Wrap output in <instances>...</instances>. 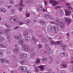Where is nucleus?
Wrapping results in <instances>:
<instances>
[{
  "label": "nucleus",
  "instance_id": "412c9836",
  "mask_svg": "<svg viewBox=\"0 0 73 73\" xmlns=\"http://www.w3.org/2000/svg\"><path fill=\"white\" fill-rule=\"evenodd\" d=\"M4 62H5V59L3 58H1L0 59V63L3 64Z\"/></svg>",
  "mask_w": 73,
  "mask_h": 73
},
{
  "label": "nucleus",
  "instance_id": "13d9d810",
  "mask_svg": "<svg viewBox=\"0 0 73 73\" xmlns=\"http://www.w3.org/2000/svg\"><path fill=\"white\" fill-rule=\"evenodd\" d=\"M18 37H19V39H20V38H21L22 36L20 34L19 35V36Z\"/></svg>",
  "mask_w": 73,
  "mask_h": 73
},
{
  "label": "nucleus",
  "instance_id": "39448f33",
  "mask_svg": "<svg viewBox=\"0 0 73 73\" xmlns=\"http://www.w3.org/2000/svg\"><path fill=\"white\" fill-rule=\"evenodd\" d=\"M49 3L50 4L52 3V5L53 7L56 6L58 3V2H56V1H54L53 0H50Z\"/></svg>",
  "mask_w": 73,
  "mask_h": 73
},
{
  "label": "nucleus",
  "instance_id": "aec40b11",
  "mask_svg": "<svg viewBox=\"0 0 73 73\" xmlns=\"http://www.w3.org/2000/svg\"><path fill=\"white\" fill-rule=\"evenodd\" d=\"M25 42H29V41L31 40V38L27 37V38L25 39Z\"/></svg>",
  "mask_w": 73,
  "mask_h": 73
},
{
  "label": "nucleus",
  "instance_id": "6e6d98bb",
  "mask_svg": "<svg viewBox=\"0 0 73 73\" xmlns=\"http://www.w3.org/2000/svg\"><path fill=\"white\" fill-rule=\"evenodd\" d=\"M50 19L51 20H53L54 19V18L53 17H52V16H50Z\"/></svg>",
  "mask_w": 73,
  "mask_h": 73
},
{
  "label": "nucleus",
  "instance_id": "e433bc0d",
  "mask_svg": "<svg viewBox=\"0 0 73 73\" xmlns=\"http://www.w3.org/2000/svg\"><path fill=\"white\" fill-rule=\"evenodd\" d=\"M20 5L21 7H23V1L21 0V2L20 3Z\"/></svg>",
  "mask_w": 73,
  "mask_h": 73
},
{
  "label": "nucleus",
  "instance_id": "cd10ccee",
  "mask_svg": "<svg viewBox=\"0 0 73 73\" xmlns=\"http://www.w3.org/2000/svg\"><path fill=\"white\" fill-rule=\"evenodd\" d=\"M49 60H51L49 61V64H52L53 62V60L52 59V58L50 57H49L48 58Z\"/></svg>",
  "mask_w": 73,
  "mask_h": 73
},
{
  "label": "nucleus",
  "instance_id": "603ef678",
  "mask_svg": "<svg viewBox=\"0 0 73 73\" xmlns=\"http://www.w3.org/2000/svg\"><path fill=\"white\" fill-rule=\"evenodd\" d=\"M26 15L27 16V18L29 16H30V14L29 13H27V14Z\"/></svg>",
  "mask_w": 73,
  "mask_h": 73
},
{
  "label": "nucleus",
  "instance_id": "ea45409f",
  "mask_svg": "<svg viewBox=\"0 0 73 73\" xmlns=\"http://www.w3.org/2000/svg\"><path fill=\"white\" fill-rule=\"evenodd\" d=\"M48 69H47V71H48L49 72H52V69H49L48 68H47Z\"/></svg>",
  "mask_w": 73,
  "mask_h": 73
},
{
  "label": "nucleus",
  "instance_id": "0eeeda50",
  "mask_svg": "<svg viewBox=\"0 0 73 73\" xmlns=\"http://www.w3.org/2000/svg\"><path fill=\"white\" fill-rule=\"evenodd\" d=\"M70 5L69 3L68 2L66 3V7L67 9H68L69 10H71V9H72V7H70Z\"/></svg>",
  "mask_w": 73,
  "mask_h": 73
},
{
  "label": "nucleus",
  "instance_id": "864d4df0",
  "mask_svg": "<svg viewBox=\"0 0 73 73\" xmlns=\"http://www.w3.org/2000/svg\"><path fill=\"white\" fill-rule=\"evenodd\" d=\"M45 37H43L42 38H41V40L42 41L44 42V40L45 39Z\"/></svg>",
  "mask_w": 73,
  "mask_h": 73
},
{
  "label": "nucleus",
  "instance_id": "0e129e2a",
  "mask_svg": "<svg viewBox=\"0 0 73 73\" xmlns=\"http://www.w3.org/2000/svg\"><path fill=\"white\" fill-rule=\"evenodd\" d=\"M19 23H20V25H23L24 24V23H23L22 22H19Z\"/></svg>",
  "mask_w": 73,
  "mask_h": 73
},
{
  "label": "nucleus",
  "instance_id": "5fc2aeb1",
  "mask_svg": "<svg viewBox=\"0 0 73 73\" xmlns=\"http://www.w3.org/2000/svg\"><path fill=\"white\" fill-rule=\"evenodd\" d=\"M44 4L45 5H47V4H48V2L46 1H44Z\"/></svg>",
  "mask_w": 73,
  "mask_h": 73
},
{
  "label": "nucleus",
  "instance_id": "09e8293b",
  "mask_svg": "<svg viewBox=\"0 0 73 73\" xmlns=\"http://www.w3.org/2000/svg\"><path fill=\"white\" fill-rule=\"evenodd\" d=\"M15 38V39H16V40H18V39H19V36H15L14 37Z\"/></svg>",
  "mask_w": 73,
  "mask_h": 73
},
{
  "label": "nucleus",
  "instance_id": "a878e982",
  "mask_svg": "<svg viewBox=\"0 0 73 73\" xmlns=\"http://www.w3.org/2000/svg\"><path fill=\"white\" fill-rule=\"evenodd\" d=\"M9 62H10L9 60L8 59H5V63H6V64H9Z\"/></svg>",
  "mask_w": 73,
  "mask_h": 73
},
{
  "label": "nucleus",
  "instance_id": "052dcab7",
  "mask_svg": "<svg viewBox=\"0 0 73 73\" xmlns=\"http://www.w3.org/2000/svg\"><path fill=\"white\" fill-rule=\"evenodd\" d=\"M23 66H20L19 67V69L20 70L21 69L22 70V69L23 68Z\"/></svg>",
  "mask_w": 73,
  "mask_h": 73
},
{
  "label": "nucleus",
  "instance_id": "a211bd4d",
  "mask_svg": "<svg viewBox=\"0 0 73 73\" xmlns=\"http://www.w3.org/2000/svg\"><path fill=\"white\" fill-rule=\"evenodd\" d=\"M19 48H17L16 49L13 50V52L14 53H18V52H19Z\"/></svg>",
  "mask_w": 73,
  "mask_h": 73
},
{
  "label": "nucleus",
  "instance_id": "a19ab883",
  "mask_svg": "<svg viewBox=\"0 0 73 73\" xmlns=\"http://www.w3.org/2000/svg\"><path fill=\"white\" fill-rule=\"evenodd\" d=\"M5 26L7 28H9V25H8L7 23H5Z\"/></svg>",
  "mask_w": 73,
  "mask_h": 73
},
{
  "label": "nucleus",
  "instance_id": "bb28decb",
  "mask_svg": "<svg viewBox=\"0 0 73 73\" xmlns=\"http://www.w3.org/2000/svg\"><path fill=\"white\" fill-rule=\"evenodd\" d=\"M52 54V51L51 50H48L47 52V54Z\"/></svg>",
  "mask_w": 73,
  "mask_h": 73
},
{
  "label": "nucleus",
  "instance_id": "774afa93",
  "mask_svg": "<svg viewBox=\"0 0 73 73\" xmlns=\"http://www.w3.org/2000/svg\"><path fill=\"white\" fill-rule=\"evenodd\" d=\"M42 45L41 44H39L38 45V48H41V47H42Z\"/></svg>",
  "mask_w": 73,
  "mask_h": 73
},
{
  "label": "nucleus",
  "instance_id": "1a4fd4ad",
  "mask_svg": "<svg viewBox=\"0 0 73 73\" xmlns=\"http://www.w3.org/2000/svg\"><path fill=\"white\" fill-rule=\"evenodd\" d=\"M18 44L20 45H22L24 44V39H20L18 42Z\"/></svg>",
  "mask_w": 73,
  "mask_h": 73
},
{
  "label": "nucleus",
  "instance_id": "69168bd1",
  "mask_svg": "<svg viewBox=\"0 0 73 73\" xmlns=\"http://www.w3.org/2000/svg\"><path fill=\"white\" fill-rule=\"evenodd\" d=\"M29 1H30L29 0L27 1V4H29V5L31 4L30 2H29Z\"/></svg>",
  "mask_w": 73,
  "mask_h": 73
},
{
  "label": "nucleus",
  "instance_id": "c03bdc74",
  "mask_svg": "<svg viewBox=\"0 0 73 73\" xmlns=\"http://www.w3.org/2000/svg\"><path fill=\"white\" fill-rule=\"evenodd\" d=\"M32 40H36V37H35V36H33L32 37Z\"/></svg>",
  "mask_w": 73,
  "mask_h": 73
},
{
  "label": "nucleus",
  "instance_id": "b1692460",
  "mask_svg": "<svg viewBox=\"0 0 73 73\" xmlns=\"http://www.w3.org/2000/svg\"><path fill=\"white\" fill-rule=\"evenodd\" d=\"M11 31V30L10 29H7L5 30L3 32L4 33H7V32H9Z\"/></svg>",
  "mask_w": 73,
  "mask_h": 73
},
{
  "label": "nucleus",
  "instance_id": "72a5a7b5",
  "mask_svg": "<svg viewBox=\"0 0 73 73\" xmlns=\"http://www.w3.org/2000/svg\"><path fill=\"white\" fill-rule=\"evenodd\" d=\"M41 53L42 54H45L46 53V52L44 50H42L41 51Z\"/></svg>",
  "mask_w": 73,
  "mask_h": 73
},
{
  "label": "nucleus",
  "instance_id": "49530a36",
  "mask_svg": "<svg viewBox=\"0 0 73 73\" xmlns=\"http://www.w3.org/2000/svg\"><path fill=\"white\" fill-rule=\"evenodd\" d=\"M46 24H46V22H43L42 23L43 25H46Z\"/></svg>",
  "mask_w": 73,
  "mask_h": 73
},
{
  "label": "nucleus",
  "instance_id": "4468645a",
  "mask_svg": "<svg viewBox=\"0 0 73 73\" xmlns=\"http://www.w3.org/2000/svg\"><path fill=\"white\" fill-rule=\"evenodd\" d=\"M60 55L61 57H63L64 56H65V57H67V56H68V54H67L66 52L64 53V52H62L60 53Z\"/></svg>",
  "mask_w": 73,
  "mask_h": 73
},
{
  "label": "nucleus",
  "instance_id": "f704fd0d",
  "mask_svg": "<svg viewBox=\"0 0 73 73\" xmlns=\"http://www.w3.org/2000/svg\"><path fill=\"white\" fill-rule=\"evenodd\" d=\"M31 42L33 44H36V40H32Z\"/></svg>",
  "mask_w": 73,
  "mask_h": 73
},
{
  "label": "nucleus",
  "instance_id": "4be33fe9",
  "mask_svg": "<svg viewBox=\"0 0 73 73\" xmlns=\"http://www.w3.org/2000/svg\"><path fill=\"white\" fill-rule=\"evenodd\" d=\"M65 21L67 23H69V22H70V21H71V19H68V18H65Z\"/></svg>",
  "mask_w": 73,
  "mask_h": 73
},
{
  "label": "nucleus",
  "instance_id": "c9c22d12",
  "mask_svg": "<svg viewBox=\"0 0 73 73\" xmlns=\"http://www.w3.org/2000/svg\"><path fill=\"white\" fill-rule=\"evenodd\" d=\"M60 13H61L60 14V15L62 16L64 15V11L62 10H60Z\"/></svg>",
  "mask_w": 73,
  "mask_h": 73
},
{
  "label": "nucleus",
  "instance_id": "bf43d9fd",
  "mask_svg": "<svg viewBox=\"0 0 73 73\" xmlns=\"http://www.w3.org/2000/svg\"><path fill=\"white\" fill-rule=\"evenodd\" d=\"M39 23H43V22H44V21H43L41 20H39Z\"/></svg>",
  "mask_w": 73,
  "mask_h": 73
},
{
  "label": "nucleus",
  "instance_id": "7c9ffc66",
  "mask_svg": "<svg viewBox=\"0 0 73 73\" xmlns=\"http://www.w3.org/2000/svg\"><path fill=\"white\" fill-rule=\"evenodd\" d=\"M0 46L1 48H5L7 47L6 45H4L3 44H1Z\"/></svg>",
  "mask_w": 73,
  "mask_h": 73
},
{
  "label": "nucleus",
  "instance_id": "20e7f679",
  "mask_svg": "<svg viewBox=\"0 0 73 73\" xmlns=\"http://www.w3.org/2000/svg\"><path fill=\"white\" fill-rule=\"evenodd\" d=\"M27 57V55L26 54L24 53H21L19 55V57L21 59H24L25 58Z\"/></svg>",
  "mask_w": 73,
  "mask_h": 73
},
{
  "label": "nucleus",
  "instance_id": "4d7b16f0",
  "mask_svg": "<svg viewBox=\"0 0 73 73\" xmlns=\"http://www.w3.org/2000/svg\"><path fill=\"white\" fill-rule=\"evenodd\" d=\"M47 41H48V39L45 38L43 42H47Z\"/></svg>",
  "mask_w": 73,
  "mask_h": 73
},
{
  "label": "nucleus",
  "instance_id": "680f3d73",
  "mask_svg": "<svg viewBox=\"0 0 73 73\" xmlns=\"http://www.w3.org/2000/svg\"><path fill=\"white\" fill-rule=\"evenodd\" d=\"M34 57V56L33 54H31L30 55V58H33Z\"/></svg>",
  "mask_w": 73,
  "mask_h": 73
},
{
  "label": "nucleus",
  "instance_id": "37998d69",
  "mask_svg": "<svg viewBox=\"0 0 73 73\" xmlns=\"http://www.w3.org/2000/svg\"><path fill=\"white\" fill-rule=\"evenodd\" d=\"M23 9V8L21 7H19L18 8V11H22Z\"/></svg>",
  "mask_w": 73,
  "mask_h": 73
},
{
  "label": "nucleus",
  "instance_id": "9b49d317",
  "mask_svg": "<svg viewBox=\"0 0 73 73\" xmlns=\"http://www.w3.org/2000/svg\"><path fill=\"white\" fill-rule=\"evenodd\" d=\"M23 36L25 38L28 37V31L27 30H25L23 34Z\"/></svg>",
  "mask_w": 73,
  "mask_h": 73
},
{
  "label": "nucleus",
  "instance_id": "6ab92c4d",
  "mask_svg": "<svg viewBox=\"0 0 73 73\" xmlns=\"http://www.w3.org/2000/svg\"><path fill=\"white\" fill-rule=\"evenodd\" d=\"M21 70L23 72H26L28 71L27 70V68L25 66H23Z\"/></svg>",
  "mask_w": 73,
  "mask_h": 73
},
{
  "label": "nucleus",
  "instance_id": "6e6552de",
  "mask_svg": "<svg viewBox=\"0 0 73 73\" xmlns=\"http://www.w3.org/2000/svg\"><path fill=\"white\" fill-rule=\"evenodd\" d=\"M19 18H15V17H13L11 18V23H13V21H16V22L17 21H19Z\"/></svg>",
  "mask_w": 73,
  "mask_h": 73
},
{
  "label": "nucleus",
  "instance_id": "f03ea898",
  "mask_svg": "<svg viewBox=\"0 0 73 73\" xmlns=\"http://www.w3.org/2000/svg\"><path fill=\"white\" fill-rule=\"evenodd\" d=\"M22 49L25 52H28L30 50V47L28 46L26 44H24L22 46Z\"/></svg>",
  "mask_w": 73,
  "mask_h": 73
},
{
  "label": "nucleus",
  "instance_id": "dca6fc26",
  "mask_svg": "<svg viewBox=\"0 0 73 73\" xmlns=\"http://www.w3.org/2000/svg\"><path fill=\"white\" fill-rule=\"evenodd\" d=\"M58 44H59L60 46L62 47L64 46L63 43L61 41H58V42H57V45H58Z\"/></svg>",
  "mask_w": 73,
  "mask_h": 73
},
{
  "label": "nucleus",
  "instance_id": "7ed1b4c3",
  "mask_svg": "<svg viewBox=\"0 0 73 73\" xmlns=\"http://www.w3.org/2000/svg\"><path fill=\"white\" fill-rule=\"evenodd\" d=\"M59 25L60 26V29L61 30H63L65 28V22L63 21H62L59 23Z\"/></svg>",
  "mask_w": 73,
  "mask_h": 73
},
{
  "label": "nucleus",
  "instance_id": "79ce46f5",
  "mask_svg": "<svg viewBox=\"0 0 73 73\" xmlns=\"http://www.w3.org/2000/svg\"><path fill=\"white\" fill-rule=\"evenodd\" d=\"M4 40H5V38H4V37L2 36L1 38V41L3 42Z\"/></svg>",
  "mask_w": 73,
  "mask_h": 73
},
{
  "label": "nucleus",
  "instance_id": "f8f14e48",
  "mask_svg": "<svg viewBox=\"0 0 73 73\" xmlns=\"http://www.w3.org/2000/svg\"><path fill=\"white\" fill-rule=\"evenodd\" d=\"M65 11L66 16H69L71 13V12L70 11L65 10Z\"/></svg>",
  "mask_w": 73,
  "mask_h": 73
},
{
  "label": "nucleus",
  "instance_id": "2f4dec72",
  "mask_svg": "<svg viewBox=\"0 0 73 73\" xmlns=\"http://www.w3.org/2000/svg\"><path fill=\"white\" fill-rule=\"evenodd\" d=\"M40 60L41 59H40V58H38L37 59L36 61V64H38V63L40 62Z\"/></svg>",
  "mask_w": 73,
  "mask_h": 73
},
{
  "label": "nucleus",
  "instance_id": "f257e3e1",
  "mask_svg": "<svg viewBox=\"0 0 73 73\" xmlns=\"http://www.w3.org/2000/svg\"><path fill=\"white\" fill-rule=\"evenodd\" d=\"M51 29H52V32L54 33H57L58 32V27L57 26H52L50 24H49L47 25V31L48 32H50Z\"/></svg>",
  "mask_w": 73,
  "mask_h": 73
},
{
  "label": "nucleus",
  "instance_id": "de8ad7c7",
  "mask_svg": "<svg viewBox=\"0 0 73 73\" xmlns=\"http://www.w3.org/2000/svg\"><path fill=\"white\" fill-rule=\"evenodd\" d=\"M55 21L56 23H58V22L59 21V20L58 19H55Z\"/></svg>",
  "mask_w": 73,
  "mask_h": 73
},
{
  "label": "nucleus",
  "instance_id": "e2e57ef3",
  "mask_svg": "<svg viewBox=\"0 0 73 73\" xmlns=\"http://www.w3.org/2000/svg\"><path fill=\"white\" fill-rule=\"evenodd\" d=\"M0 54H1V56H2V54H3V52L2 50H0Z\"/></svg>",
  "mask_w": 73,
  "mask_h": 73
},
{
  "label": "nucleus",
  "instance_id": "338daca9",
  "mask_svg": "<svg viewBox=\"0 0 73 73\" xmlns=\"http://www.w3.org/2000/svg\"><path fill=\"white\" fill-rule=\"evenodd\" d=\"M33 55V56H35V55H36V52H33V54H32Z\"/></svg>",
  "mask_w": 73,
  "mask_h": 73
},
{
  "label": "nucleus",
  "instance_id": "a18cd8bd",
  "mask_svg": "<svg viewBox=\"0 0 73 73\" xmlns=\"http://www.w3.org/2000/svg\"><path fill=\"white\" fill-rule=\"evenodd\" d=\"M50 24H55V25H57V23H55L53 21V22H51L50 23Z\"/></svg>",
  "mask_w": 73,
  "mask_h": 73
},
{
  "label": "nucleus",
  "instance_id": "473e14b6",
  "mask_svg": "<svg viewBox=\"0 0 73 73\" xmlns=\"http://www.w3.org/2000/svg\"><path fill=\"white\" fill-rule=\"evenodd\" d=\"M47 59V58H46V57H44V58H42V62H44V61H46V60Z\"/></svg>",
  "mask_w": 73,
  "mask_h": 73
},
{
  "label": "nucleus",
  "instance_id": "393cba45",
  "mask_svg": "<svg viewBox=\"0 0 73 73\" xmlns=\"http://www.w3.org/2000/svg\"><path fill=\"white\" fill-rule=\"evenodd\" d=\"M1 11L3 12H6V9L4 8H1Z\"/></svg>",
  "mask_w": 73,
  "mask_h": 73
},
{
  "label": "nucleus",
  "instance_id": "2eb2a0df",
  "mask_svg": "<svg viewBox=\"0 0 73 73\" xmlns=\"http://www.w3.org/2000/svg\"><path fill=\"white\" fill-rule=\"evenodd\" d=\"M26 62L27 60H20V63L21 65H24L25 64V62Z\"/></svg>",
  "mask_w": 73,
  "mask_h": 73
},
{
  "label": "nucleus",
  "instance_id": "3c124183",
  "mask_svg": "<svg viewBox=\"0 0 73 73\" xmlns=\"http://www.w3.org/2000/svg\"><path fill=\"white\" fill-rule=\"evenodd\" d=\"M29 2H30V4H32L33 3V1H32L29 0Z\"/></svg>",
  "mask_w": 73,
  "mask_h": 73
},
{
  "label": "nucleus",
  "instance_id": "c756f323",
  "mask_svg": "<svg viewBox=\"0 0 73 73\" xmlns=\"http://www.w3.org/2000/svg\"><path fill=\"white\" fill-rule=\"evenodd\" d=\"M66 47H67V45H66V44H65L62 49L64 51H65V50H66Z\"/></svg>",
  "mask_w": 73,
  "mask_h": 73
},
{
  "label": "nucleus",
  "instance_id": "8fccbe9b",
  "mask_svg": "<svg viewBox=\"0 0 73 73\" xmlns=\"http://www.w3.org/2000/svg\"><path fill=\"white\" fill-rule=\"evenodd\" d=\"M19 28V26H17L16 27H15V28H13V29H18V28Z\"/></svg>",
  "mask_w": 73,
  "mask_h": 73
},
{
  "label": "nucleus",
  "instance_id": "f3484780",
  "mask_svg": "<svg viewBox=\"0 0 73 73\" xmlns=\"http://www.w3.org/2000/svg\"><path fill=\"white\" fill-rule=\"evenodd\" d=\"M44 18L46 19H49L50 17V15L48 13L45 14L44 15Z\"/></svg>",
  "mask_w": 73,
  "mask_h": 73
},
{
  "label": "nucleus",
  "instance_id": "5701e85b",
  "mask_svg": "<svg viewBox=\"0 0 73 73\" xmlns=\"http://www.w3.org/2000/svg\"><path fill=\"white\" fill-rule=\"evenodd\" d=\"M11 13L12 15H14L15 13V12H16L15 9H11Z\"/></svg>",
  "mask_w": 73,
  "mask_h": 73
},
{
  "label": "nucleus",
  "instance_id": "c85d7f7f",
  "mask_svg": "<svg viewBox=\"0 0 73 73\" xmlns=\"http://www.w3.org/2000/svg\"><path fill=\"white\" fill-rule=\"evenodd\" d=\"M14 1L13 0H10L9 1V4H11V5H13L14 4Z\"/></svg>",
  "mask_w": 73,
  "mask_h": 73
},
{
  "label": "nucleus",
  "instance_id": "4c0bfd02",
  "mask_svg": "<svg viewBox=\"0 0 73 73\" xmlns=\"http://www.w3.org/2000/svg\"><path fill=\"white\" fill-rule=\"evenodd\" d=\"M62 67H63V68H65L67 67V66L66 64H62Z\"/></svg>",
  "mask_w": 73,
  "mask_h": 73
},
{
  "label": "nucleus",
  "instance_id": "9d476101",
  "mask_svg": "<svg viewBox=\"0 0 73 73\" xmlns=\"http://www.w3.org/2000/svg\"><path fill=\"white\" fill-rule=\"evenodd\" d=\"M42 9V6L41 5H39L38 6V8L36 9L37 11H41Z\"/></svg>",
  "mask_w": 73,
  "mask_h": 73
},
{
  "label": "nucleus",
  "instance_id": "ddd939ff",
  "mask_svg": "<svg viewBox=\"0 0 73 73\" xmlns=\"http://www.w3.org/2000/svg\"><path fill=\"white\" fill-rule=\"evenodd\" d=\"M57 42L58 41H54L52 40H51L50 41V44L51 45H57Z\"/></svg>",
  "mask_w": 73,
  "mask_h": 73
},
{
  "label": "nucleus",
  "instance_id": "423d86ee",
  "mask_svg": "<svg viewBox=\"0 0 73 73\" xmlns=\"http://www.w3.org/2000/svg\"><path fill=\"white\" fill-rule=\"evenodd\" d=\"M38 68H40V70H42L44 68V66H41L38 67H36L35 68V71L36 72H38Z\"/></svg>",
  "mask_w": 73,
  "mask_h": 73
},
{
  "label": "nucleus",
  "instance_id": "58836bf2",
  "mask_svg": "<svg viewBox=\"0 0 73 73\" xmlns=\"http://www.w3.org/2000/svg\"><path fill=\"white\" fill-rule=\"evenodd\" d=\"M10 35H11V33H7L6 36H7V37H9L10 36Z\"/></svg>",
  "mask_w": 73,
  "mask_h": 73
}]
</instances>
